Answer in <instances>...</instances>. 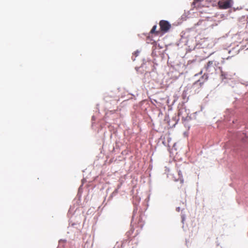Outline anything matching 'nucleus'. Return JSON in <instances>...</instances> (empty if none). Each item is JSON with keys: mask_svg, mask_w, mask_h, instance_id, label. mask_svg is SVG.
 Segmentation results:
<instances>
[{"mask_svg": "<svg viewBox=\"0 0 248 248\" xmlns=\"http://www.w3.org/2000/svg\"><path fill=\"white\" fill-rule=\"evenodd\" d=\"M181 182L182 183H183V180H181Z\"/></svg>", "mask_w": 248, "mask_h": 248, "instance_id": "0eeeda50", "label": "nucleus"}, {"mask_svg": "<svg viewBox=\"0 0 248 248\" xmlns=\"http://www.w3.org/2000/svg\"><path fill=\"white\" fill-rule=\"evenodd\" d=\"M159 26L160 30L164 33L167 32L171 28V25L170 23L166 21L162 20L159 22Z\"/></svg>", "mask_w": 248, "mask_h": 248, "instance_id": "f03ea898", "label": "nucleus"}, {"mask_svg": "<svg viewBox=\"0 0 248 248\" xmlns=\"http://www.w3.org/2000/svg\"><path fill=\"white\" fill-rule=\"evenodd\" d=\"M156 28H157L156 25H154L153 27L152 30H151L150 33L152 34L156 33V34H157L158 33V31H156Z\"/></svg>", "mask_w": 248, "mask_h": 248, "instance_id": "39448f33", "label": "nucleus"}, {"mask_svg": "<svg viewBox=\"0 0 248 248\" xmlns=\"http://www.w3.org/2000/svg\"><path fill=\"white\" fill-rule=\"evenodd\" d=\"M203 0H194L192 5H194V7H199L200 3Z\"/></svg>", "mask_w": 248, "mask_h": 248, "instance_id": "20e7f679", "label": "nucleus"}, {"mask_svg": "<svg viewBox=\"0 0 248 248\" xmlns=\"http://www.w3.org/2000/svg\"><path fill=\"white\" fill-rule=\"evenodd\" d=\"M208 78V77L207 75V74H204V75L202 77L201 79H203V82H204V81H205V80H207Z\"/></svg>", "mask_w": 248, "mask_h": 248, "instance_id": "423d86ee", "label": "nucleus"}, {"mask_svg": "<svg viewBox=\"0 0 248 248\" xmlns=\"http://www.w3.org/2000/svg\"><path fill=\"white\" fill-rule=\"evenodd\" d=\"M232 0H219L218 5L220 9H227L232 6Z\"/></svg>", "mask_w": 248, "mask_h": 248, "instance_id": "f257e3e1", "label": "nucleus"}, {"mask_svg": "<svg viewBox=\"0 0 248 248\" xmlns=\"http://www.w3.org/2000/svg\"><path fill=\"white\" fill-rule=\"evenodd\" d=\"M213 63V61H209L207 62V65L205 66V68L208 73L212 72L214 70H215V68Z\"/></svg>", "mask_w": 248, "mask_h": 248, "instance_id": "7ed1b4c3", "label": "nucleus"}]
</instances>
